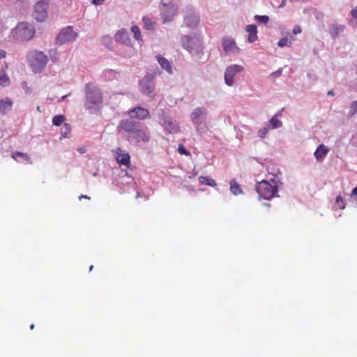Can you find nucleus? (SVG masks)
I'll return each instance as SVG.
<instances>
[{
	"mask_svg": "<svg viewBox=\"0 0 357 357\" xmlns=\"http://www.w3.org/2000/svg\"><path fill=\"white\" fill-rule=\"evenodd\" d=\"M84 107L90 114L98 112L102 104V94L101 90L92 83L85 85Z\"/></svg>",
	"mask_w": 357,
	"mask_h": 357,
	"instance_id": "nucleus-1",
	"label": "nucleus"
},
{
	"mask_svg": "<svg viewBox=\"0 0 357 357\" xmlns=\"http://www.w3.org/2000/svg\"><path fill=\"white\" fill-rule=\"evenodd\" d=\"M256 191L260 198L271 199L278 192V186L273 179L271 182L263 180L256 185Z\"/></svg>",
	"mask_w": 357,
	"mask_h": 357,
	"instance_id": "nucleus-2",
	"label": "nucleus"
},
{
	"mask_svg": "<svg viewBox=\"0 0 357 357\" xmlns=\"http://www.w3.org/2000/svg\"><path fill=\"white\" fill-rule=\"evenodd\" d=\"M155 75L156 72L147 73L139 81V91L143 95L152 98L155 97V84L154 82V77Z\"/></svg>",
	"mask_w": 357,
	"mask_h": 357,
	"instance_id": "nucleus-3",
	"label": "nucleus"
},
{
	"mask_svg": "<svg viewBox=\"0 0 357 357\" xmlns=\"http://www.w3.org/2000/svg\"><path fill=\"white\" fill-rule=\"evenodd\" d=\"M13 33L18 36L21 40H28L33 37L35 29L33 25L27 22H20L13 31Z\"/></svg>",
	"mask_w": 357,
	"mask_h": 357,
	"instance_id": "nucleus-4",
	"label": "nucleus"
},
{
	"mask_svg": "<svg viewBox=\"0 0 357 357\" xmlns=\"http://www.w3.org/2000/svg\"><path fill=\"white\" fill-rule=\"evenodd\" d=\"M47 61L46 55L42 52H35L30 59V64L34 71H40L45 67Z\"/></svg>",
	"mask_w": 357,
	"mask_h": 357,
	"instance_id": "nucleus-5",
	"label": "nucleus"
},
{
	"mask_svg": "<svg viewBox=\"0 0 357 357\" xmlns=\"http://www.w3.org/2000/svg\"><path fill=\"white\" fill-rule=\"evenodd\" d=\"M48 2L46 0H42L37 2L34 6L33 16L37 21H44L47 15Z\"/></svg>",
	"mask_w": 357,
	"mask_h": 357,
	"instance_id": "nucleus-6",
	"label": "nucleus"
},
{
	"mask_svg": "<svg viewBox=\"0 0 357 357\" xmlns=\"http://www.w3.org/2000/svg\"><path fill=\"white\" fill-rule=\"evenodd\" d=\"M77 37V33L73 31V27L69 26L63 29L56 38V43L59 45L73 41Z\"/></svg>",
	"mask_w": 357,
	"mask_h": 357,
	"instance_id": "nucleus-7",
	"label": "nucleus"
},
{
	"mask_svg": "<svg viewBox=\"0 0 357 357\" xmlns=\"http://www.w3.org/2000/svg\"><path fill=\"white\" fill-rule=\"evenodd\" d=\"M243 70V67L241 65L234 64L228 66L225 73V84L229 86L234 84V77Z\"/></svg>",
	"mask_w": 357,
	"mask_h": 357,
	"instance_id": "nucleus-8",
	"label": "nucleus"
},
{
	"mask_svg": "<svg viewBox=\"0 0 357 357\" xmlns=\"http://www.w3.org/2000/svg\"><path fill=\"white\" fill-rule=\"evenodd\" d=\"M128 114L130 118L140 120H144L150 116L149 111L147 109L139 106L130 109Z\"/></svg>",
	"mask_w": 357,
	"mask_h": 357,
	"instance_id": "nucleus-9",
	"label": "nucleus"
},
{
	"mask_svg": "<svg viewBox=\"0 0 357 357\" xmlns=\"http://www.w3.org/2000/svg\"><path fill=\"white\" fill-rule=\"evenodd\" d=\"M177 8L174 5H165L162 10V17L164 22H169L177 13Z\"/></svg>",
	"mask_w": 357,
	"mask_h": 357,
	"instance_id": "nucleus-10",
	"label": "nucleus"
},
{
	"mask_svg": "<svg viewBox=\"0 0 357 357\" xmlns=\"http://www.w3.org/2000/svg\"><path fill=\"white\" fill-rule=\"evenodd\" d=\"M139 126V123L132 121L130 120H121L118 126V129L124 130L128 133H135L137 128Z\"/></svg>",
	"mask_w": 357,
	"mask_h": 357,
	"instance_id": "nucleus-11",
	"label": "nucleus"
},
{
	"mask_svg": "<svg viewBox=\"0 0 357 357\" xmlns=\"http://www.w3.org/2000/svg\"><path fill=\"white\" fill-rule=\"evenodd\" d=\"M115 158L119 164L128 166L130 162V157L128 152L117 148L115 151Z\"/></svg>",
	"mask_w": 357,
	"mask_h": 357,
	"instance_id": "nucleus-12",
	"label": "nucleus"
},
{
	"mask_svg": "<svg viewBox=\"0 0 357 357\" xmlns=\"http://www.w3.org/2000/svg\"><path fill=\"white\" fill-rule=\"evenodd\" d=\"M222 45L224 50L227 53H236L239 50L238 47L236 46L234 40L232 38H224Z\"/></svg>",
	"mask_w": 357,
	"mask_h": 357,
	"instance_id": "nucleus-13",
	"label": "nucleus"
},
{
	"mask_svg": "<svg viewBox=\"0 0 357 357\" xmlns=\"http://www.w3.org/2000/svg\"><path fill=\"white\" fill-rule=\"evenodd\" d=\"M206 114V110L204 108L199 107L195 109L191 114V120L195 124H200L202 119Z\"/></svg>",
	"mask_w": 357,
	"mask_h": 357,
	"instance_id": "nucleus-14",
	"label": "nucleus"
},
{
	"mask_svg": "<svg viewBox=\"0 0 357 357\" xmlns=\"http://www.w3.org/2000/svg\"><path fill=\"white\" fill-rule=\"evenodd\" d=\"M114 38L115 40L118 43L126 45H130V43L128 33L125 29L119 30L117 31V33L115 34Z\"/></svg>",
	"mask_w": 357,
	"mask_h": 357,
	"instance_id": "nucleus-15",
	"label": "nucleus"
},
{
	"mask_svg": "<svg viewBox=\"0 0 357 357\" xmlns=\"http://www.w3.org/2000/svg\"><path fill=\"white\" fill-rule=\"evenodd\" d=\"M248 33V41L250 43H254L258 38L257 26L255 24H249L245 28Z\"/></svg>",
	"mask_w": 357,
	"mask_h": 357,
	"instance_id": "nucleus-16",
	"label": "nucleus"
},
{
	"mask_svg": "<svg viewBox=\"0 0 357 357\" xmlns=\"http://www.w3.org/2000/svg\"><path fill=\"white\" fill-rule=\"evenodd\" d=\"M199 16L195 13H190L187 15L184 19V22L187 26L194 28L199 24Z\"/></svg>",
	"mask_w": 357,
	"mask_h": 357,
	"instance_id": "nucleus-17",
	"label": "nucleus"
},
{
	"mask_svg": "<svg viewBox=\"0 0 357 357\" xmlns=\"http://www.w3.org/2000/svg\"><path fill=\"white\" fill-rule=\"evenodd\" d=\"M328 151V149L324 144H321L317 148L314 155L315 158L320 161L326 157Z\"/></svg>",
	"mask_w": 357,
	"mask_h": 357,
	"instance_id": "nucleus-18",
	"label": "nucleus"
},
{
	"mask_svg": "<svg viewBox=\"0 0 357 357\" xmlns=\"http://www.w3.org/2000/svg\"><path fill=\"white\" fill-rule=\"evenodd\" d=\"M156 59L160 66L165 69L167 73L172 74V68L170 62L163 57L162 56L158 54L156 56Z\"/></svg>",
	"mask_w": 357,
	"mask_h": 357,
	"instance_id": "nucleus-19",
	"label": "nucleus"
},
{
	"mask_svg": "<svg viewBox=\"0 0 357 357\" xmlns=\"http://www.w3.org/2000/svg\"><path fill=\"white\" fill-rule=\"evenodd\" d=\"M344 25L341 24H331L329 26V33L333 38L337 37L340 32H342L345 29Z\"/></svg>",
	"mask_w": 357,
	"mask_h": 357,
	"instance_id": "nucleus-20",
	"label": "nucleus"
},
{
	"mask_svg": "<svg viewBox=\"0 0 357 357\" xmlns=\"http://www.w3.org/2000/svg\"><path fill=\"white\" fill-rule=\"evenodd\" d=\"M13 102L10 99L6 98L0 100V113H6L12 108Z\"/></svg>",
	"mask_w": 357,
	"mask_h": 357,
	"instance_id": "nucleus-21",
	"label": "nucleus"
},
{
	"mask_svg": "<svg viewBox=\"0 0 357 357\" xmlns=\"http://www.w3.org/2000/svg\"><path fill=\"white\" fill-rule=\"evenodd\" d=\"M181 43L184 48L189 52H191L194 47L195 42L188 36H183L181 38Z\"/></svg>",
	"mask_w": 357,
	"mask_h": 357,
	"instance_id": "nucleus-22",
	"label": "nucleus"
},
{
	"mask_svg": "<svg viewBox=\"0 0 357 357\" xmlns=\"http://www.w3.org/2000/svg\"><path fill=\"white\" fill-rule=\"evenodd\" d=\"M12 158L19 162L18 158H21L22 160L26 162L28 164H32V160L28 153L15 151L12 154Z\"/></svg>",
	"mask_w": 357,
	"mask_h": 357,
	"instance_id": "nucleus-23",
	"label": "nucleus"
},
{
	"mask_svg": "<svg viewBox=\"0 0 357 357\" xmlns=\"http://www.w3.org/2000/svg\"><path fill=\"white\" fill-rule=\"evenodd\" d=\"M135 137L137 142H147L149 139L148 135L141 129H139V126L137 128L136 131L135 132Z\"/></svg>",
	"mask_w": 357,
	"mask_h": 357,
	"instance_id": "nucleus-24",
	"label": "nucleus"
},
{
	"mask_svg": "<svg viewBox=\"0 0 357 357\" xmlns=\"http://www.w3.org/2000/svg\"><path fill=\"white\" fill-rule=\"evenodd\" d=\"M294 40V38L293 36H286L278 41V45L280 47H290Z\"/></svg>",
	"mask_w": 357,
	"mask_h": 357,
	"instance_id": "nucleus-25",
	"label": "nucleus"
},
{
	"mask_svg": "<svg viewBox=\"0 0 357 357\" xmlns=\"http://www.w3.org/2000/svg\"><path fill=\"white\" fill-rule=\"evenodd\" d=\"M199 181L202 185H206L211 187H215L217 185L215 181L208 176H200L199 177Z\"/></svg>",
	"mask_w": 357,
	"mask_h": 357,
	"instance_id": "nucleus-26",
	"label": "nucleus"
},
{
	"mask_svg": "<svg viewBox=\"0 0 357 357\" xmlns=\"http://www.w3.org/2000/svg\"><path fill=\"white\" fill-rule=\"evenodd\" d=\"M230 190L235 195H240L243 192L240 185L238 184L235 180L230 181Z\"/></svg>",
	"mask_w": 357,
	"mask_h": 357,
	"instance_id": "nucleus-27",
	"label": "nucleus"
},
{
	"mask_svg": "<svg viewBox=\"0 0 357 357\" xmlns=\"http://www.w3.org/2000/svg\"><path fill=\"white\" fill-rule=\"evenodd\" d=\"M10 84V79L6 73L5 70H0V85L6 86Z\"/></svg>",
	"mask_w": 357,
	"mask_h": 357,
	"instance_id": "nucleus-28",
	"label": "nucleus"
},
{
	"mask_svg": "<svg viewBox=\"0 0 357 357\" xmlns=\"http://www.w3.org/2000/svg\"><path fill=\"white\" fill-rule=\"evenodd\" d=\"M269 123L273 129L280 128L282 126V123L277 118V115L273 116Z\"/></svg>",
	"mask_w": 357,
	"mask_h": 357,
	"instance_id": "nucleus-29",
	"label": "nucleus"
},
{
	"mask_svg": "<svg viewBox=\"0 0 357 357\" xmlns=\"http://www.w3.org/2000/svg\"><path fill=\"white\" fill-rule=\"evenodd\" d=\"M335 206L336 208L344 209L346 206V203L341 195L336 197Z\"/></svg>",
	"mask_w": 357,
	"mask_h": 357,
	"instance_id": "nucleus-30",
	"label": "nucleus"
},
{
	"mask_svg": "<svg viewBox=\"0 0 357 357\" xmlns=\"http://www.w3.org/2000/svg\"><path fill=\"white\" fill-rule=\"evenodd\" d=\"M131 31L133 33L134 38L138 41H142V37L141 31L138 26H132L131 27Z\"/></svg>",
	"mask_w": 357,
	"mask_h": 357,
	"instance_id": "nucleus-31",
	"label": "nucleus"
},
{
	"mask_svg": "<svg viewBox=\"0 0 357 357\" xmlns=\"http://www.w3.org/2000/svg\"><path fill=\"white\" fill-rule=\"evenodd\" d=\"M142 22L145 29L151 30L154 29L155 24L147 17H143Z\"/></svg>",
	"mask_w": 357,
	"mask_h": 357,
	"instance_id": "nucleus-32",
	"label": "nucleus"
},
{
	"mask_svg": "<svg viewBox=\"0 0 357 357\" xmlns=\"http://www.w3.org/2000/svg\"><path fill=\"white\" fill-rule=\"evenodd\" d=\"M64 120L65 116L63 115H56L52 119V123L56 126H59L62 124Z\"/></svg>",
	"mask_w": 357,
	"mask_h": 357,
	"instance_id": "nucleus-33",
	"label": "nucleus"
},
{
	"mask_svg": "<svg viewBox=\"0 0 357 357\" xmlns=\"http://www.w3.org/2000/svg\"><path fill=\"white\" fill-rule=\"evenodd\" d=\"M357 112V100L353 101L349 107V115L352 116Z\"/></svg>",
	"mask_w": 357,
	"mask_h": 357,
	"instance_id": "nucleus-34",
	"label": "nucleus"
},
{
	"mask_svg": "<svg viewBox=\"0 0 357 357\" xmlns=\"http://www.w3.org/2000/svg\"><path fill=\"white\" fill-rule=\"evenodd\" d=\"M255 19L260 23L266 24L269 21V17L267 15H255Z\"/></svg>",
	"mask_w": 357,
	"mask_h": 357,
	"instance_id": "nucleus-35",
	"label": "nucleus"
},
{
	"mask_svg": "<svg viewBox=\"0 0 357 357\" xmlns=\"http://www.w3.org/2000/svg\"><path fill=\"white\" fill-rule=\"evenodd\" d=\"M268 132V128H262L258 131V135L260 138L264 139L266 137Z\"/></svg>",
	"mask_w": 357,
	"mask_h": 357,
	"instance_id": "nucleus-36",
	"label": "nucleus"
},
{
	"mask_svg": "<svg viewBox=\"0 0 357 357\" xmlns=\"http://www.w3.org/2000/svg\"><path fill=\"white\" fill-rule=\"evenodd\" d=\"M49 54H50V56L51 57V59L53 61L55 62L58 59L59 55H58V52H56V50H51L49 52Z\"/></svg>",
	"mask_w": 357,
	"mask_h": 357,
	"instance_id": "nucleus-37",
	"label": "nucleus"
},
{
	"mask_svg": "<svg viewBox=\"0 0 357 357\" xmlns=\"http://www.w3.org/2000/svg\"><path fill=\"white\" fill-rule=\"evenodd\" d=\"M178 151L182 155H189L190 154L182 144L178 146Z\"/></svg>",
	"mask_w": 357,
	"mask_h": 357,
	"instance_id": "nucleus-38",
	"label": "nucleus"
},
{
	"mask_svg": "<svg viewBox=\"0 0 357 357\" xmlns=\"http://www.w3.org/2000/svg\"><path fill=\"white\" fill-rule=\"evenodd\" d=\"M102 43L105 45L109 47L112 44L111 38L109 36H104L102 38Z\"/></svg>",
	"mask_w": 357,
	"mask_h": 357,
	"instance_id": "nucleus-39",
	"label": "nucleus"
},
{
	"mask_svg": "<svg viewBox=\"0 0 357 357\" xmlns=\"http://www.w3.org/2000/svg\"><path fill=\"white\" fill-rule=\"evenodd\" d=\"M292 31L294 34L296 35L298 33H301V29L299 26H295Z\"/></svg>",
	"mask_w": 357,
	"mask_h": 357,
	"instance_id": "nucleus-40",
	"label": "nucleus"
},
{
	"mask_svg": "<svg viewBox=\"0 0 357 357\" xmlns=\"http://www.w3.org/2000/svg\"><path fill=\"white\" fill-rule=\"evenodd\" d=\"M351 15L352 17L357 20V7L353 8L351 10Z\"/></svg>",
	"mask_w": 357,
	"mask_h": 357,
	"instance_id": "nucleus-41",
	"label": "nucleus"
},
{
	"mask_svg": "<svg viewBox=\"0 0 357 357\" xmlns=\"http://www.w3.org/2000/svg\"><path fill=\"white\" fill-rule=\"evenodd\" d=\"M105 0H93L92 3L95 5H100L104 2Z\"/></svg>",
	"mask_w": 357,
	"mask_h": 357,
	"instance_id": "nucleus-42",
	"label": "nucleus"
},
{
	"mask_svg": "<svg viewBox=\"0 0 357 357\" xmlns=\"http://www.w3.org/2000/svg\"><path fill=\"white\" fill-rule=\"evenodd\" d=\"M281 73H282L281 70H277L275 72L272 73L271 75L274 76V77H279V76H280Z\"/></svg>",
	"mask_w": 357,
	"mask_h": 357,
	"instance_id": "nucleus-43",
	"label": "nucleus"
},
{
	"mask_svg": "<svg viewBox=\"0 0 357 357\" xmlns=\"http://www.w3.org/2000/svg\"><path fill=\"white\" fill-rule=\"evenodd\" d=\"M77 151L78 152H79L80 153H84L86 152V149L85 147L84 146H81V147H79L77 149Z\"/></svg>",
	"mask_w": 357,
	"mask_h": 357,
	"instance_id": "nucleus-44",
	"label": "nucleus"
},
{
	"mask_svg": "<svg viewBox=\"0 0 357 357\" xmlns=\"http://www.w3.org/2000/svg\"><path fill=\"white\" fill-rule=\"evenodd\" d=\"M6 54V53L4 50H0V59L4 58Z\"/></svg>",
	"mask_w": 357,
	"mask_h": 357,
	"instance_id": "nucleus-45",
	"label": "nucleus"
},
{
	"mask_svg": "<svg viewBox=\"0 0 357 357\" xmlns=\"http://www.w3.org/2000/svg\"><path fill=\"white\" fill-rule=\"evenodd\" d=\"M351 195H354L357 197V185H356V187H355L353 190H352V192H351Z\"/></svg>",
	"mask_w": 357,
	"mask_h": 357,
	"instance_id": "nucleus-46",
	"label": "nucleus"
},
{
	"mask_svg": "<svg viewBox=\"0 0 357 357\" xmlns=\"http://www.w3.org/2000/svg\"><path fill=\"white\" fill-rule=\"evenodd\" d=\"M82 198L84 199H90V197L87 196V195H82L81 196L79 197V199H82Z\"/></svg>",
	"mask_w": 357,
	"mask_h": 357,
	"instance_id": "nucleus-47",
	"label": "nucleus"
},
{
	"mask_svg": "<svg viewBox=\"0 0 357 357\" xmlns=\"http://www.w3.org/2000/svg\"><path fill=\"white\" fill-rule=\"evenodd\" d=\"M64 127H65V128L66 129V132H70V127H69V125H68V124L65 123V124H64Z\"/></svg>",
	"mask_w": 357,
	"mask_h": 357,
	"instance_id": "nucleus-48",
	"label": "nucleus"
},
{
	"mask_svg": "<svg viewBox=\"0 0 357 357\" xmlns=\"http://www.w3.org/2000/svg\"><path fill=\"white\" fill-rule=\"evenodd\" d=\"M327 95H328V96H334V95H335V93H334V92H333V91H329L327 93Z\"/></svg>",
	"mask_w": 357,
	"mask_h": 357,
	"instance_id": "nucleus-49",
	"label": "nucleus"
},
{
	"mask_svg": "<svg viewBox=\"0 0 357 357\" xmlns=\"http://www.w3.org/2000/svg\"><path fill=\"white\" fill-rule=\"evenodd\" d=\"M34 326H34V324H31V325L30 326V328L32 330V329H33V328H34Z\"/></svg>",
	"mask_w": 357,
	"mask_h": 357,
	"instance_id": "nucleus-50",
	"label": "nucleus"
},
{
	"mask_svg": "<svg viewBox=\"0 0 357 357\" xmlns=\"http://www.w3.org/2000/svg\"><path fill=\"white\" fill-rule=\"evenodd\" d=\"M37 110H38V112H40V106H38V107H37Z\"/></svg>",
	"mask_w": 357,
	"mask_h": 357,
	"instance_id": "nucleus-51",
	"label": "nucleus"
},
{
	"mask_svg": "<svg viewBox=\"0 0 357 357\" xmlns=\"http://www.w3.org/2000/svg\"><path fill=\"white\" fill-rule=\"evenodd\" d=\"M93 266L91 265L90 267H89V271H91L92 269H93Z\"/></svg>",
	"mask_w": 357,
	"mask_h": 357,
	"instance_id": "nucleus-52",
	"label": "nucleus"
},
{
	"mask_svg": "<svg viewBox=\"0 0 357 357\" xmlns=\"http://www.w3.org/2000/svg\"><path fill=\"white\" fill-rule=\"evenodd\" d=\"M64 131H65V134H66V132H66V129H64Z\"/></svg>",
	"mask_w": 357,
	"mask_h": 357,
	"instance_id": "nucleus-53",
	"label": "nucleus"
}]
</instances>
